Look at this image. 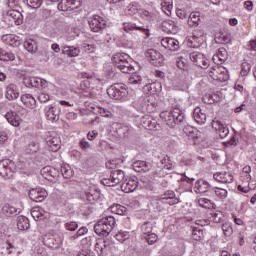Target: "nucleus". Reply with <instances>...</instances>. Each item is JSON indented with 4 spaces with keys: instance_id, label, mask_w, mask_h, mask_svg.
<instances>
[{
    "instance_id": "f257e3e1",
    "label": "nucleus",
    "mask_w": 256,
    "mask_h": 256,
    "mask_svg": "<svg viewBox=\"0 0 256 256\" xmlns=\"http://www.w3.org/2000/svg\"><path fill=\"white\" fill-rule=\"evenodd\" d=\"M160 118L171 128L176 125H181V123H185V114L179 107H174L171 110L161 112Z\"/></svg>"
},
{
    "instance_id": "f03ea898",
    "label": "nucleus",
    "mask_w": 256,
    "mask_h": 256,
    "mask_svg": "<svg viewBox=\"0 0 256 256\" xmlns=\"http://www.w3.org/2000/svg\"><path fill=\"white\" fill-rule=\"evenodd\" d=\"M115 225H117L115 216H106L98 220L94 226V231L100 237H108L109 233L115 229Z\"/></svg>"
},
{
    "instance_id": "7ed1b4c3",
    "label": "nucleus",
    "mask_w": 256,
    "mask_h": 256,
    "mask_svg": "<svg viewBox=\"0 0 256 256\" xmlns=\"http://www.w3.org/2000/svg\"><path fill=\"white\" fill-rule=\"evenodd\" d=\"M107 94L111 99H116L117 101H129V91L127 86L121 83H115L107 89Z\"/></svg>"
},
{
    "instance_id": "20e7f679",
    "label": "nucleus",
    "mask_w": 256,
    "mask_h": 256,
    "mask_svg": "<svg viewBox=\"0 0 256 256\" xmlns=\"http://www.w3.org/2000/svg\"><path fill=\"white\" fill-rule=\"evenodd\" d=\"M122 181H125V172L123 170H112L108 178L101 180L102 185L105 187H115Z\"/></svg>"
},
{
    "instance_id": "39448f33",
    "label": "nucleus",
    "mask_w": 256,
    "mask_h": 256,
    "mask_svg": "<svg viewBox=\"0 0 256 256\" xmlns=\"http://www.w3.org/2000/svg\"><path fill=\"white\" fill-rule=\"evenodd\" d=\"M44 114L48 121H51V123H57L61 117V106L57 104L47 105L44 108Z\"/></svg>"
},
{
    "instance_id": "423d86ee",
    "label": "nucleus",
    "mask_w": 256,
    "mask_h": 256,
    "mask_svg": "<svg viewBox=\"0 0 256 256\" xmlns=\"http://www.w3.org/2000/svg\"><path fill=\"white\" fill-rule=\"evenodd\" d=\"M15 173V162L10 159H4L0 161V175L4 179H10Z\"/></svg>"
},
{
    "instance_id": "0eeeda50",
    "label": "nucleus",
    "mask_w": 256,
    "mask_h": 256,
    "mask_svg": "<svg viewBox=\"0 0 256 256\" xmlns=\"http://www.w3.org/2000/svg\"><path fill=\"white\" fill-rule=\"evenodd\" d=\"M88 25L93 33H101L107 27V21L99 15H94L88 19Z\"/></svg>"
},
{
    "instance_id": "6e6552de",
    "label": "nucleus",
    "mask_w": 256,
    "mask_h": 256,
    "mask_svg": "<svg viewBox=\"0 0 256 256\" xmlns=\"http://www.w3.org/2000/svg\"><path fill=\"white\" fill-rule=\"evenodd\" d=\"M4 21L5 23H8V25H22L23 24V14L19 12V10H9L6 15H4Z\"/></svg>"
},
{
    "instance_id": "1a4fd4ad",
    "label": "nucleus",
    "mask_w": 256,
    "mask_h": 256,
    "mask_svg": "<svg viewBox=\"0 0 256 256\" xmlns=\"http://www.w3.org/2000/svg\"><path fill=\"white\" fill-rule=\"evenodd\" d=\"M190 59L201 69H209V59L201 52H191Z\"/></svg>"
},
{
    "instance_id": "9d476101",
    "label": "nucleus",
    "mask_w": 256,
    "mask_h": 256,
    "mask_svg": "<svg viewBox=\"0 0 256 256\" xmlns=\"http://www.w3.org/2000/svg\"><path fill=\"white\" fill-rule=\"evenodd\" d=\"M45 141L48 151H52L55 153L61 149V139L55 136V134H51L48 132Z\"/></svg>"
},
{
    "instance_id": "9b49d317",
    "label": "nucleus",
    "mask_w": 256,
    "mask_h": 256,
    "mask_svg": "<svg viewBox=\"0 0 256 256\" xmlns=\"http://www.w3.org/2000/svg\"><path fill=\"white\" fill-rule=\"evenodd\" d=\"M43 243L46 247H49L50 249H57L59 245L63 243V237L57 234H47L44 236Z\"/></svg>"
},
{
    "instance_id": "f8f14e48",
    "label": "nucleus",
    "mask_w": 256,
    "mask_h": 256,
    "mask_svg": "<svg viewBox=\"0 0 256 256\" xmlns=\"http://www.w3.org/2000/svg\"><path fill=\"white\" fill-rule=\"evenodd\" d=\"M111 247H113L111 241L99 239L95 244V251L99 256H107V254L111 251Z\"/></svg>"
},
{
    "instance_id": "ddd939ff",
    "label": "nucleus",
    "mask_w": 256,
    "mask_h": 256,
    "mask_svg": "<svg viewBox=\"0 0 256 256\" xmlns=\"http://www.w3.org/2000/svg\"><path fill=\"white\" fill-rule=\"evenodd\" d=\"M47 190L43 188H33L29 192V198L31 201H35L36 203H42L47 199Z\"/></svg>"
},
{
    "instance_id": "4468645a",
    "label": "nucleus",
    "mask_w": 256,
    "mask_h": 256,
    "mask_svg": "<svg viewBox=\"0 0 256 256\" xmlns=\"http://www.w3.org/2000/svg\"><path fill=\"white\" fill-rule=\"evenodd\" d=\"M81 7V0H61L58 3L59 11H73Z\"/></svg>"
},
{
    "instance_id": "2eb2a0df",
    "label": "nucleus",
    "mask_w": 256,
    "mask_h": 256,
    "mask_svg": "<svg viewBox=\"0 0 256 256\" xmlns=\"http://www.w3.org/2000/svg\"><path fill=\"white\" fill-rule=\"evenodd\" d=\"M207 73L209 77H211V79L214 81H227V74L223 73L221 67L219 66H213L212 68H209Z\"/></svg>"
},
{
    "instance_id": "dca6fc26",
    "label": "nucleus",
    "mask_w": 256,
    "mask_h": 256,
    "mask_svg": "<svg viewBox=\"0 0 256 256\" xmlns=\"http://www.w3.org/2000/svg\"><path fill=\"white\" fill-rule=\"evenodd\" d=\"M163 203H166V205H177V203H179V199L175 197V192H173V190H168L158 202L159 209H161V205H163Z\"/></svg>"
},
{
    "instance_id": "f3484780",
    "label": "nucleus",
    "mask_w": 256,
    "mask_h": 256,
    "mask_svg": "<svg viewBox=\"0 0 256 256\" xmlns=\"http://www.w3.org/2000/svg\"><path fill=\"white\" fill-rule=\"evenodd\" d=\"M211 125L212 128L215 129V131L218 133L219 137H221V139H225V137L229 135V128L225 123L218 120H213Z\"/></svg>"
},
{
    "instance_id": "a211bd4d",
    "label": "nucleus",
    "mask_w": 256,
    "mask_h": 256,
    "mask_svg": "<svg viewBox=\"0 0 256 256\" xmlns=\"http://www.w3.org/2000/svg\"><path fill=\"white\" fill-rule=\"evenodd\" d=\"M40 173L42 177H44V179H47V181H53V179H57V177L59 176V170L51 166H46L42 168Z\"/></svg>"
},
{
    "instance_id": "6ab92c4d",
    "label": "nucleus",
    "mask_w": 256,
    "mask_h": 256,
    "mask_svg": "<svg viewBox=\"0 0 256 256\" xmlns=\"http://www.w3.org/2000/svg\"><path fill=\"white\" fill-rule=\"evenodd\" d=\"M138 187L139 180H137V178L125 180V182L121 184V190L124 191V193H133Z\"/></svg>"
},
{
    "instance_id": "aec40b11",
    "label": "nucleus",
    "mask_w": 256,
    "mask_h": 256,
    "mask_svg": "<svg viewBox=\"0 0 256 256\" xmlns=\"http://www.w3.org/2000/svg\"><path fill=\"white\" fill-rule=\"evenodd\" d=\"M161 45L165 49H169V51H179V40L175 38H163L161 40Z\"/></svg>"
},
{
    "instance_id": "412c9836",
    "label": "nucleus",
    "mask_w": 256,
    "mask_h": 256,
    "mask_svg": "<svg viewBox=\"0 0 256 256\" xmlns=\"http://www.w3.org/2000/svg\"><path fill=\"white\" fill-rule=\"evenodd\" d=\"M132 167L136 173H147L151 170V163L143 160H137L132 164Z\"/></svg>"
},
{
    "instance_id": "4be33fe9",
    "label": "nucleus",
    "mask_w": 256,
    "mask_h": 256,
    "mask_svg": "<svg viewBox=\"0 0 256 256\" xmlns=\"http://www.w3.org/2000/svg\"><path fill=\"white\" fill-rule=\"evenodd\" d=\"M147 57L153 65H161L163 63V54L155 49H150L147 51Z\"/></svg>"
},
{
    "instance_id": "5701e85b",
    "label": "nucleus",
    "mask_w": 256,
    "mask_h": 256,
    "mask_svg": "<svg viewBox=\"0 0 256 256\" xmlns=\"http://www.w3.org/2000/svg\"><path fill=\"white\" fill-rule=\"evenodd\" d=\"M2 41L6 45H10V47H19L21 45V39H19V36L13 34L3 35Z\"/></svg>"
},
{
    "instance_id": "b1692460",
    "label": "nucleus",
    "mask_w": 256,
    "mask_h": 256,
    "mask_svg": "<svg viewBox=\"0 0 256 256\" xmlns=\"http://www.w3.org/2000/svg\"><path fill=\"white\" fill-rule=\"evenodd\" d=\"M194 121L198 123V125H203L205 121H207V112L200 107H197L193 111Z\"/></svg>"
},
{
    "instance_id": "393cba45",
    "label": "nucleus",
    "mask_w": 256,
    "mask_h": 256,
    "mask_svg": "<svg viewBox=\"0 0 256 256\" xmlns=\"http://www.w3.org/2000/svg\"><path fill=\"white\" fill-rule=\"evenodd\" d=\"M124 31L126 33H131V31H141L143 34L146 35V37H149V29L143 27V26H138L135 23H124Z\"/></svg>"
},
{
    "instance_id": "a878e982",
    "label": "nucleus",
    "mask_w": 256,
    "mask_h": 256,
    "mask_svg": "<svg viewBox=\"0 0 256 256\" xmlns=\"http://www.w3.org/2000/svg\"><path fill=\"white\" fill-rule=\"evenodd\" d=\"M140 123L144 129H148L149 131L157 129V122H155V120H153L149 115L142 116Z\"/></svg>"
},
{
    "instance_id": "bb28decb",
    "label": "nucleus",
    "mask_w": 256,
    "mask_h": 256,
    "mask_svg": "<svg viewBox=\"0 0 256 256\" xmlns=\"http://www.w3.org/2000/svg\"><path fill=\"white\" fill-rule=\"evenodd\" d=\"M6 99H8V101H14V99H19V88H17V85L10 84L7 86Z\"/></svg>"
},
{
    "instance_id": "cd10ccee",
    "label": "nucleus",
    "mask_w": 256,
    "mask_h": 256,
    "mask_svg": "<svg viewBox=\"0 0 256 256\" xmlns=\"http://www.w3.org/2000/svg\"><path fill=\"white\" fill-rule=\"evenodd\" d=\"M188 26L192 29H195L199 27V24L201 23V13L200 12H191L188 20H187Z\"/></svg>"
},
{
    "instance_id": "c85d7f7f",
    "label": "nucleus",
    "mask_w": 256,
    "mask_h": 256,
    "mask_svg": "<svg viewBox=\"0 0 256 256\" xmlns=\"http://www.w3.org/2000/svg\"><path fill=\"white\" fill-rule=\"evenodd\" d=\"M213 178L218 183H231L233 181V174L229 172H218L213 175Z\"/></svg>"
},
{
    "instance_id": "c756f323",
    "label": "nucleus",
    "mask_w": 256,
    "mask_h": 256,
    "mask_svg": "<svg viewBox=\"0 0 256 256\" xmlns=\"http://www.w3.org/2000/svg\"><path fill=\"white\" fill-rule=\"evenodd\" d=\"M13 215H17V208L11 206L10 204H4L0 209L1 217H13Z\"/></svg>"
},
{
    "instance_id": "7c9ffc66",
    "label": "nucleus",
    "mask_w": 256,
    "mask_h": 256,
    "mask_svg": "<svg viewBox=\"0 0 256 256\" xmlns=\"http://www.w3.org/2000/svg\"><path fill=\"white\" fill-rule=\"evenodd\" d=\"M5 118L7 119L8 123L12 125V127H19V125H21V117H19V115L13 111L7 112Z\"/></svg>"
},
{
    "instance_id": "2f4dec72",
    "label": "nucleus",
    "mask_w": 256,
    "mask_h": 256,
    "mask_svg": "<svg viewBox=\"0 0 256 256\" xmlns=\"http://www.w3.org/2000/svg\"><path fill=\"white\" fill-rule=\"evenodd\" d=\"M195 193H207L211 189V184L205 180H198L195 183Z\"/></svg>"
},
{
    "instance_id": "473e14b6",
    "label": "nucleus",
    "mask_w": 256,
    "mask_h": 256,
    "mask_svg": "<svg viewBox=\"0 0 256 256\" xmlns=\"http://www.w3.org/2000/svg\"><path fill=\"white\" fill-rule=\"evenodd\" d=\"M139 15L142 19H145V21H155L157 19V13L155 10L140 9Z\"/></svg>"
},
{
    "instance_id": "72a5a7b5",
    "label": "nucleus",
    "mask_w": 256,
    "mask_h": 256,
    "mask_svg": "<svg viewBox=\"0 0 256 256\" xmlns=\"http://www.w3.org/2000/svg\"><path fill=\"white\" fill-rule=\"evenodd\" d=\"M62 51L64 55H68V57H77L79 53H81V50L79 49V47L67 46V45L62 46Z\"/></svg>"
},
{
    "instance_id": "f704fd0d",
    "label": "nucleus",
    "mask_w": 256,
    "mask_h": 256,
    "mask_svg": "<svg viewBox=\"0 0 256 256\" xmlns=\"http://www.w3.org/2000/svg\"><path fill=\"white\" fill-rule=\"evenodd\" d=\"M162 29L166 33H175L177 31V22L173 20H165L162 23Z\"/></svg>"
},
{
    "instance_id": "c9c22d12",
    "label": "nucleus",
    "mask_w": 256,
    "mask_h": 256,
    "mask_svg": "<svg viewBox=\"0 0 256 256\" xmlns=\"http://www.w3.org/2000/svg\"><path fill=\"white\" fill-rule=\"evenodd\" d=\"M130 56L125 53H116L114 54L112 61L116 67L120 66L123 64L125 61L130 60Z\"/></svg>"
},
{
    "instance_id": "e433bc0d",
    "label": "nucleus",
    "mask_w": 256,
    "mask_h": 256,
    "mask_svg": "<svg viewBox=\"0 0 256 256\" xmlns=\"http://www.w3.org/2000/svg\"><path fill=\"white\" fill-rule=\"evenodd\" d=\"M117 68L126 74L135 73V67H133V65L131 64V58L130 60H125L122 64L117 66Z\"/></svg>"
},
{
    "instance_id": "4c0bfd02",
    "label": "nucleus",
    "mask_w": 256,
    "mask_h": 256,
    "mask_svg": "<svg viewBox=\"0 0 256 256\" xmlns=\"http://www.w3.org/2000/svg\"><path fill=\"white\" fill-rule=\"evenodd\" d=\"M24 49L28 51V53H37L38 45L37 41L34 39H28L24 42Z\"/></svg>"
},
{
    "instance_id": "58836bf2",
    "label": "nucleus",
    "mask_w": 256,
    "mask_h": 256,
    "mask_svg": "<svg viewBox=\"0 0 256 256\" xmlns=\"http://www.w3.org/2000/svg\"><path fill=\"white\" fill-rule=\"evenodd\" d=\"M17 227L20 231H27L29 229V219L25 216H18Z\"/></svg>"
},
{
    "instance_id": "ea45409f",
    "label": "nucleus",
    "mask_w": 256,
    "mask_h": 256,
    "mask_svg": "<svg viewBox=\"0 0 256 256\" xmlns=\"http://www.w3.org/2000/svg\"><path fill=\"white\" fill-rule=\"evenodd\" d=\"M31 216L35 221H39L45 218V210L41 207H34L31 210Z\"/></svg>"
},
{
    "instance_id": "a19ab883",
    "label": "nucleus",
    "mask_w": 256,
    "mask_h": 256,
    "mask_svg": "<svg viewBox=\"0 0 256 256\" xmlns=\"http://www.w3.org/2000/svg\"><path fill=\"white\" fill-rule=\"evenodd\" d=\"M139 3L132 2L130 3L124 10L125 15H136V13H139Z\"/></svg>"
},
{
    "instance_id": "79ce46f5",
    "label": "nucleus",
    "mask_w": 256,
    "mask_h": 256,
    "mask_svg": "<svg viewBox=\"0 0 256 256\" xmlns=\"http://www.w3.org/2000/svg\"><path fill=\"white\" fill-rule=\"evenodd\" d=\"M199 37H203V30L194 31L192 38L188 39V43H187L188 47H192L193 49H196L197 47H199V45L193 44V41H197Z\"/></svg>"
},
{
    "instance_id": "37998d69",
    "label": "nucleus",
    "mask_w": 256,
    "mask_h": 256,
    "mask_svg": "<svg viewBox=\"0 0 256 256\" xmlns=\"http://www.w3.org/2000/svg\"><path fill=\"white\" fill-rule=\"evenodd\" d=\"M21 101H22V103H24V105H26V107H35V103H37V101L31 94L22 95Z\"/></svg>"
},
{
    "instance_id": "c03bdc74",
    "label": "nucleus",
    "mask_w": 256,
    "mask_h": 256,
    "mask_svg": "<svg viewBox=\"0 0 256 256\" xmlns=\"http://www.w3.org/2000/svg\"><path fill=\"white\" fill-rule=\"evenodd\" d=\"M110 211L114 215H125L127 213V207L121 204H114L110 207Z\"/></svg>"
},
{
    "instance_id": "a18cd8bd",
    "label": "nucleus",
    "mask_w": 256,
    "mask_h": 256,
    "mask_svg": "<svg viewBox=\"0 0 256 256\" xmlns=\"http://www.w3.org/2000/svg\"><path fill=\"white\" fill-rule=\"evenodd\" d=\"M31 87L39 89V87H47V82L41 78L32 77L29 79Z\"/></svg>"
},
{
    "instance_id": "49530a36",
    "label": "nucleus",
    "mask_w": 256,
    "mask_h": 256,
    "mask_svg": "<svg viewBox=\"0 0 256 256\" xmlns=\"http://www.w3.org/2000/svg\"><path fill=\"white\" fill-rule=\"evenodd\" d=\"M0 61H15V54L0 48Z\"/></svg>"
},
{
    "instance_id": "de8ad7c7",
    "label": "nucleus",
    "mask_w": 256,
    "mask_h": 256,
    "mask_svg": "<svg viewBox=\"0 0 256 256\" xmlns=\"http://www.w3.org/2000/svg\"><path fill=\"white\" fill-rule=\"evenodd\" d=\"M197 203L199 207H203L204 209H211V207H214L215 204L211 202V200L207 198H199L197 200Z\"/></svg>"
},
{
    "instance_id": "09e8293b",
    "label": "nucleus",
    "mask_w": 256,
    "mask_h": 256,
    "mask_svg": "<svg viewBox=\"0 0 256 256\" xmlns=\"http://www.w3.org/2000/svg\"><path fill=\"white\" fill-rule=\"evenodd\" d=\"M153 231V222L146 221L141 225L143 235H149Z\"/></svg>"
},
{
    "instance_id": "8fccbe9b",
    "label": "nucleus",
    "mask_w": 256,
    "mask_h": 256,
    "mask_svg": "<svg viewBox=\"0 0 256 256\" xmlns=\"http://www.w3.org/2000/svg\"><path fill=\"white\" fill-rule=\"evenodd\" d=\"M115 239L120 243H125L129 239V232L120 230L116 235Z\"/></svg>"
},
{
    "instance_id": "3c124183",
    "label": "nucleus",
    "mask_w": 256,
    "mask_h": 256,
    "mask_svg": "<svg viewBox=\"0 0 256 256\" xmlns=\"http://www.w3.org/2000/svg\"><path fill=\"white\" fill-rule=\"evenodd\" d=\"M61 174L64 177V179H71V177H73L74 175L73 170L69 166L62 167Z\"/></svg>"
},
{
    "instance_id": "603ef678",
    "label": "nucleus",
    "mask_w": 256,
    "mask_h": 256,
    "mask_svg": "<svg viewBox=\"0 0 256 256\" xmlns=\"http://www.w3.org/2000/svg\"><path fill=\"white\" fill-rule=\"evenodd\" d=\"M130 85H141L143 83V78L138 74H133L129 78Z\"/></svg>"
},
{
    "instance_id": "864d4df0",
    "label": "nucleus",
    "mask_w": 256,
    "mask_h": 256,
    "mask_svg": "<svg viewBox=\"0 0 256 256\" xmlns=\"http://www.w3.org/2000/svg\"><path fill=\"white\" fill-rule=\"evenodd\" d=\"M87 227H81L73 236H70V241H75V239H79V237H83L85 233H87Z\"/></svg>"
},
{
    "instance_id": "5fc2aeb1",
    "label": "nucleus",
    "mask_w": 256,
    "mask_h": 256,
    "mask_svg": "<svg viewBox=\"0 0 256 256\" xmlns=\"http://www.w3.org/2000/svg\"><path fill=\"white\" fill-rule=\"evenodd\" d=\"M172 9H173V4L171 3V1L162 2V11H164L166 15H171Z\"/></svg>"
},
{
    "instance_id": "6e6d98bb",
    "label": "nucleus",
    "mask_w": 256,
    "mask_h": 256,
    "mask_svg": "<svg viewBox=\"0 0 256 256\" xmlns=\"http://www.w3.org/2000/svg\"><path fill=\"white\" fill-rule=\"evenodd\" d=\"M160 163L164 165V169H168L171 171L173 169V162L171 161V158L169 156H165Z\"/></svg>"
},
{
    "instance_id": "4d7b16f0",
    "label": "nucleus",
    "mask_w": 256,
    "mask_h": 256,
    "mask_svg": "<svg viewBox=\"0 0 256 256\" xmlns=\"http://www.w3.org/2000/svg\"><path fill=\"white\" fill-rule=\"evenodd\" d=\"M251 72V64L244 62L242 63V69L240 71L241 77H247L249 73Z\"/></svg>"
},
{
    "instance_id": "13d9d810",
    "label": "nucleus",
    "mask_w": 256,
    "mask_h": 256,
    "mask_svg": "<svg viewBox=\"0 0 256 256\" xmlns=\"http://www.w3.org/2000/svg\"><path fill=\"white\" fill-rule=\"evenodd\" d=\"M216 57L219 61H227V50L225 48H219L216 52Z\"/></svg>"
},
{
    "instance_id": "bf43d9fd",
    "label": "nucleus",
    "mask_w": 256,
    "mask_h": 256,
    "mask_svg": "<svg viewBox=\"0 0 256 256\" xmlns=\"http://www.w3.org/2000/svg\"><path fill=\"white\" fill-rule=\"evenodd\" d=\"M222 231L225 235V237H231L233 235V228L231 227V224L225 223L222 225Z\"/></svg>"
},
{
    "instance_id": "052dcab7",
    "label": "nucleus",
    "mask_w": 256,
    "mask_h": 256,
    "mask_svg": "<svg viewBox=\"0 0 256 256\" xmlns=\"http://www.w3.org/2000/svg\"><path fill=\"white\" fill-rule=\"evenodd\" d=\"M214 193L216 197H218V199H221L222 201L223 199H227V190L223 188H216Z\"/></svg>"
},
{
    "instance_id": "680f3d73",
    "label": "nucleus",
    "mask_w": 256,
    "mask_h": 256,
    "mask_svg": "<svg viewBox=\"0 0 256 256\" xmlns=\"http://www.w3.org/2000/svg\"><path fill=\"white\" fill-rule=\"evenodd\" d=\"M64 227L67 231H76L79 224L76 221H68L64 224Z\"/></svg>"
},
{
    "instance_id": "e2e57ef3",
    "label": "nucleus",
    "mask_w": 256,
    "mask_h": 256,
    "mask_svg": "<svg viewBox=\"0 0 256 256\" xmlns=\"http://www.w3.org/2000/svg\"><path fill=\"white\" fill-rule=\"evenodd\" d=\"M145 239L148 245H153V243H157V239H159V237L157 234L150 232V234H146Z\"/></svg>"
},
{
    "instance_id": "0e129e2a",
    "label": "nucleus",
    "mask_w": 256,
    "mask_h": 256,
    "mask_svg": "<svg viewBox=\"0 0 256 256\" xmlns=\"http://www.w3.org/2000/svg\"><path fill=\"white\" fill-rule=\"evenodd\" d=\"M27 5L31 9H39L43 5V0H27Z\"/></svg>"
},
{
    "instance_id": "69168bd1",
    "label": "nucleus",
    "mask_w": 256,
    "mask_h": 256,
    "mask_svg": "<svg viewBox=\"0 0 256 256\" xmlns=\"http://www.w3.org/2000/svg\"><path fill=\"white\" fill-rule=\"evenodd\" d=\"M119 163H121L120 159L109 160L106 162V169H117Z\"/></svg>"
},
{
    "instance_id": "338daca9",
    "label": "nucleus",
    "mask_w": 256,
    "mask_h": 256,
    "mask_svg": "<svg viewBox=\"0 0 256 256\" xmlns=\"http://www.w3.org/2000/svg\"><path fill=\"white\" fill-rule=\"evenodd\" d=\"M88 195V199H93V201H97V199H99V191L95 190V189H90L89 192H87Z\"/></svg>"
},
{
    "instance_id": "774afa93",
    "label": "nucleus",
    "mask_w": 256,
    "mask_h": 256,
    "mask_svg": "<svg viewBox=\"0 0 256 256\" xmlns=\"http://www.w3.org/2000/svg\"><path fill=\"white\" fill-rule=\"evenodd\" d=\"M97 113H99L101 117H111V111L103 107H97Z\"/></svg>"
}]
</instances>
